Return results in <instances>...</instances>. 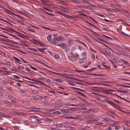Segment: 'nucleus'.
<instances>
[{"mask_svg":"<svg viewBox=\"0 0 130 130\" xmlns=\"http://www.w3.org/2000/svg\"><path fill=\"white\" fill-rule=\"evenodd\" d=\"M76 109V108H68V109H61V111L63 112L68 113L71 112V111H70L75 110Z\"/></svg>","mask_w":130,"mask_h":130,"instance_id":"nucleus-1","label":"nucleus"},{"mask_svg":"<svg viewBox=\"0 0 130 130\" xmlns=\"http://www.w3.org/2000/svg\"><path fill=\"white\" fill-rule=\"evenodd\" d=\"M62 39V37L61 36H60L59 37H54L53 39L54 41H60Z\"/></svg>","mask_w":130,"mask_h":130,"instance_id":"nucleus-2","label":"nucleus"},{"mask_svg":"<svg viewBox=\"0 0 130 130\" xmlns=\"http://www.w3.org/2000/svg\"><path fill=\"white\" fill-rule=\"evenodd\" d=\"M85 118L90 119V120L89 121H89V122H91L92 121H95V119L93 118V116H85Z\"/></svg>","mask_w":130,"mask_h":130,"instance_id":"nucleus-3","label":"nucleus"},{"mask_svg":"<svg viewBox=\"0 0 130 130\" xmlns=\"http://www.w3.org/2000/svg\"><path fill=\"white\" fill-rule=\"evenodd\" d=\"M7 72L6 71L0 70V72H1L2 74L6 75H9L10 73H7Z\"/></svg>","mask_w":130,"mask_h":130,"instance_id":"nucleus-4","label":"nucleus"},{"mask_svg":"<svg viewBox=\"0 0 130 130\" xmlns=\"http://www.w3.org/2000/svg\"><path fill=\"white\" fill-rule=\"evenodd\" d=\"M7 11H6V12L8 13L9 14H10V13H9V12H10V13H11V14L12 15H15L16 16H17V17H19V15H17L14 13L11 12V11H10V10H8V9H7Z\"/></svg>","mask_w":130,"mask_h":130,"instance_id":"nucleus-5","label":"nucleus"},{"mask_svg":"<svg viewBox=\"0 0 130 130\" xmlns=\"http://www.w3.org/2000/svg\"><path fill=\"white\" fill-rule=\"evenodd\" d=\"M69 58L70 60L72 61H75L76 60V59L75 57L72 56H69Z\"/></svg>","mask_w":130,"mask_h":130,"instance_id":"nucleus-6","label":"nucleus"},{"mask_svg":"<svg viewBox=\"0 0 130 130\" xmlns=\"http://www.w3.org/2000/svg\"><path fill=\"white\" fill-rule=\"evenodd\" d=\"M87 60L86 58H84L82 59H81L79 61V63H82L84 62L85 61Z\"/></svg>","mask_w":130,"mask_h":130,"instance_id":"nucleus-7","label":"nucleus"},{"mask_svg":"<svg viewBox=\"0 0 130 130\" xmlns=\"http://www.w3.org/2000/svg\"><path fill=\"white\" fill-rule=\"evenodd\" d=\"M87 23L89 24L90 25L93 27H94L96 29H98V30H100V29H99L96 27V26H94V25H93V24H92L91 23H90L89 22H88Z\"/></svg>","mask_w":130,"mask_h":130,"instance_id":"nucleus-8","label":"nucleus"},{"mask_svg":"<svg viewBox=\"0 0 130 130\" xmlns=\"http://www.w3.org/2000/svg\"><path fill=\"white\" fill-rule=\"evenodd\" d=\"M110 119L108 117H105L102 120L104 122H107L110 121Z\"/></svg>","mask_w":130,"mask_h":130,"instance_id":"nucleus-9","label":"nucleus"},{"mask_svg":"<svg viewBox=\"0 0 130 130\" xmlns=\"http://www.w3.org/2000/svg\"><path fill=\"white\" fill-rule=\"evenodd\" d=\"M38 48L39 51L43 53H44V50L45 49L44 48Z\"/></svg>","mask_w":130,"mask_h":130,"instance_id":"nucleus-10","label":"nucleus"},{"mask_svg":"<svg viewBox=\"0 0 130 130\" xmlns=\"http://www.w3.org/2000/svg\"><path fill=\"white\" fill-rule=\"evenodd\" d=\"M28 50H30V51H33L35 52H36L37 50V49L34 48H28Z\"/></svg>","mask_w":130,"mask_h":130,"instance_id":"nucleus-11","label":"nucleus"},{"mask_svg":"<svg viewBox=\"0 0 130 130\" xmlns=\"http://www.w3.org/2000/svg\"><path fill=\"white\" fill-rule=\"evenodd\" d=\"M77 92L79 93V94H80L81 95H82L84 97H86V95L84 94V93H82V92H79V91H77Z\"/></svg>","mask_w":130,"mask_h":130,"instance_id":"nucleus-12","label":"nucleus"},{"mask_svg":"<svg viewBox=\"0 0 130 130\" xmlns=\"http://www.w3.org/2000/svg\"><path fill=\"white\" fill-rule=\"evenodd\" d=\"M58 21L60 22L61 24L62 25H66V24H67V23H66L64 22L61 20H59Z\"/></svg>","mask_w":130,"mask_h":130,"instance_id":"nucleus-13","label":"nucleus"},{"mask_svg":"<svg viewBox=\"0 0 130 130\" xmlns=\"http://www.w3.org/2000/svg\"><path fill=\"white\" fill-rule=\"evenodd\" d=\"M69 49V45H67L65 47V50L66 52H68Z\"/></svg>","mask_w":130,"mask_h":130,"instance_id":"nucleus-14","label":"nucleus"},{"mask_svg":"<svg viewBox=\"0 0 130 130\" xmlns=\"http://www.w3.org/2000/svg\"><path fill=\"white\" fill-rule=\"evenodd\" d=\"M107 11L112 12H114V9H111L110 8H108L107 9Z\"/></svg>","mask_w":130,"mask_h":130,"instance_id":"nucleus-15","label":"nucleus"},{"mask_svg":"<svg viewBox=\"0 0 130 130\" xmlns=\"http://www.w3.org/2000/svg\"><path fill=\"white\" fill-rule=\"evenodd\" d=\"M98 42L101 43V44H103L106 47H107V49H108V50H109L110 49V48L108 46H107V45H106L104 43H103L102 42Z\"/></svg>","mask_w":130,"mask_h":130,"instance_id":"nucleus-16","label":"nucleus"},{"mask_svg":"<svg viewBox=\"0 0 130 130\" xmlns=\"http://www.w3.org/2000/svg\"><path fill=\"white\" fill-rule=\"evenodd\" d=\"M51 35H48L47 37V39L50 42H51V41H50L51 40Z\"/></svg>","mask_w":130,"mask_h":130,"instance_id":"nucleus-17","label":"nucleus"},{"mask_svg":"<svg viewBox=\"0 0 130 130\" xmlns=\"http://www.w3.org/2000/svg\"><path fill=\"white\" fill-rule=\"evenodd\" d=\"M54 80H55L57 82H62V80L59 79H57V78H55L54 79Z\"/></svg>","mask_w":130,"mask_h":130,"instance_id":"nucleus-18","label":"nucleus"},{"mask_svg":"<svg viewBox=\"0 0 130 130\" xmlns=\"http://www.w3.org/2000/svg\"><path fill=\"white\" fill-rule=\"evenodd\" d=\"M61 105L60 103L55 104L54 105V106L55 107H58L60 106Z\"/></svg>","mask_w":130,"mask_h":130,"instance_id":"nucleus-19","label":"nucleus"},{"mask_svg":"<svg viewBox=\"0 0 130 130\" xmlns=\"http://www.w3.org/2000/svg\"><path fill=\"white\" fill-rule=\"evenodd\" d=\"M108 102L109 104L113 106H114L115 104V103H114L113 102L111 101H108Z\"/></svg>","mask_w":130,"mask_h":130,"instance_id":"nucleus-20","label":"nucleus"},{"mask_svg":"<svg viewBox=\"0 0 130 130\" xmlns=\"http://www.w3.org/2000/svg\"><path fill=\"white\" fill-rule=\"evenodd\" d=\"M13 77L14 78L17 79H19L20 78V77L19 76L16 75H14Z\"/></svg>","mask_w":130,"mask_h":130,"instance_id":"nucleus-21","label":"nucleus"},{"mask_svg":"<svg viewBox=\"0 0 130 130\" xmlns=\"http://www.w3.org/2000/svg\"><path fill=\"white\" fill-rule=\"evenodd\" d=\"M101 67H102V66L101 65H98V67H96V68H93V69H94V70H96V69H97V68H99L100 69H102V68H101Z\"/></svg>","mask_w":130,"mask_h":130,"instance_id":"nucleus-22","label":"nucleus"},{"mask_svg":"<svg viewBox=\"0 0 130 130\" xmlns=\"http://www.w3.org/2000/svg\"><path fill=\"white\" fill-rule=\"evenodd\" d=\"M114 95L116 96L118 98L121 99H124V98H122L120 96H119V95H117V94H114Z\"/></svg>","mask_w":130,"mask_h":130,"instance_id":"nucleus-23","label":"nucleus"},{"mask_svg":"<svg viewBox=\"0 0 130 130\" xmlns=\"http://www.w3.org/2000/svg\"><path fill=\"white\" fill-rule=\"evenodd\" d=\"M78 11V12L80 13L79 14V15L85 16L86 17H87V16L85 14L82 13L81 12V11Z\"/></svg>","mask_w":130,"mask_h":130,"instance_id":"nucleus-24","label":"nucleus"},{"mask_svg":"<svg viewBox=\"0 0 130 130\" xmlns=\"http://www.w3.org/2000/svg\"><path fill=\"white\" fill-rule=\"evenodd\" d=\"M56 12L58 13L61 14L62 15H63V16H69L68 15L66 14H64L62 13L59 11L57 12Z\"/></svg>","mask_w":130,"mask_h":130,"instance_id":"nucleus-25","label":"nucleus"},{"mask_svg":"<svg viewBox=\"0 0 130 130\" xmlns=\"http://www.w3.org/2000/svg\"><path fill=\"white\" fill-rule=\"evenodd\" d=\"M6 89L9 90L10 91H11L13 90L12 89H11V88L10 87H6Z\"/></svg>","mask_w":130,"mask_h":130,"instance_id":"nucleus-26","label":"nucleus"},{"mask_svg":"<svg viewBox=\"0 0 130 130\" xmlns=\"http://www.w3.org/2000/svg\"><path fill=\"white\" fill-rule=\"evenodd\" d=\"M53 113L54 114H58V115H59V114H61L60 112L58 111H56L54 112Z\"/></svg>","mask_w":130,"mask_h":130,"instance_id":"nucleus-27","label":"nucleus"},{"mask_svg":"<svg viewBox=\"0 0 130 130\" xmlns=\"http://www.w3.org/2000/svg\"><path fill=\"white\" fill-rule=\"evenodd\" d=\"M32 81H33L34 82H38L39 83V82H40V81H38L37 79H36L35 78H34L32 80Z\"/></svg>","mask_w":130,"mask_h":130,"instance_id":"nucleus-28","label":"nucleus"},{"mask_svg":"<svg viewBox=\"0 0 130 130\" xmlns=\"http://www.w3.org/2000/svg\"><path fill=\"white\" fill-rule=\"evenodd\" d=\"M38 116H36L33 115L30 117L29 118H32L34 119H36L38 118Z\"/></svg>","mask_w":130,"mask_h":130,"instance_id":"nucleus-29","label":"nucleus"},{"mask_svg":"<svg viewBox=\"0 0 130 130\" xmlns=\"http://www.w3.org/2000/svg\"><path fill=\"white\" fill-rule=\"evenodd\" d=\"M123 63H124L125 64H127L128 62L127 61L125 60L124 59H122L121 60Z\"/></svg>","mask_w":130,"mask_h":130,"instance_id":"nucleus-30","label":"nucleus"},{"mask_svg":"<svg viewBox=\"0 0 130 130\" xmlns=\"http://www.w3.org/2000/svg\"><path fill=\"white\" fill-rule=\"evenodd\" d=\"M51 42L52 44L56 45H58V43L57 42H55L54 41H51Z\"/></svg>","mask_w":130,"mask_h":130,"instance_id":"nucleus-31","label":"nucleus"},{"mask_svg":"<svg viewBox=\"0 0 130 130\" xmlns=\"http://www.w3.org/2000/svg\"><path fill=\"white\" fill-rule=\"evenodd\" d=\"M55 125L57 126L61 127L62 125V124H55Z\"/></svg>","mask_w":130,"mask_h":130,"instance_id":"nucleus-32","label":"nucleus"},{"mask_svg":"<svg viewBox=\"0 0 130 130\" xmlns=\"http://www.w3.org/2000/svg\"><path fill=\"white\" fill-rule=\"evenodd\" d=\"M104 63H102V65L104 67H105L106 68H107L108 69H110V68L109 67H107V66H106V65H105L104 64Z\"/></svg>","mask_w":130,"mask_h":130,"instance_id":"nucleus-33","label":"nucleus"},{"mask_svg":"<svg viewBox=\"0 0 130 130\" xmlns=\"http://www.w3.org/2000/svg\"><path fill=\"white\" fill-rule=\"evenodd\" d=\"M121 54L122 55L125 56L126 57L127 55V54L124 52H122Z\"/></svg>","mask_w":130,"mask_h":130,"instance_id":"nucleus-34","label":"nucleus"},{"mask_svg":"<svg viewBox=\"0 0 130 130\" xmlns=\"http://www.w3.org/2000/svg\"><path fill=\"white\" fill-rule=\"evenodd\" d=\"M14 60L15 61H20V60L19 59H18L17 58V57H14Z\"/></svg>","mask_w":130,"mask_h":130,"instance_id":"nucleus-35","label":"nucleus"},{"mask_svg":"<svg viewBox=\"0 0 130 130\" xmlns=\"http://www.w3.org/2000/svg\"><path fill=\"white\" fill-rule=\"evenodd\" d=\"M61 46L63 48H64L66 47L65 44L64 43L61 44Z\"/></svg>","mask_w":130,"mask_h":130,"instance_id":"nucleus-36","label":"nucleus"},{"mask_svg":"<svg viewBox=\"0 0 130 130\" xmlns=\"http://www.w3.org/2000/svg\"><path fill=\"white\" fill-rule=\"evenodd\" d=\"M27 30L29 31H31L32 32H35V30H32V29H27Z\"/></svg>","mask_w":130,"mask_h":130,"instance_id":"nucleus-37","label":"nucleus"},{"mask_svg":"<svg viewBox=\"0 0 130 130\" xmlns=\"http://www.w3.org/2000/svg\"><path fill=\"white\" fill-rule=\"evenodd\" d=\"M4 102L5 103H6V104H11L8 101H7L6 100H5L4 101Z\"/></svg>","mask_w":130,"mask_h":130,"instance_id":"nucleus-38","label":"nucleus"},{"mask_svg":"<svg viewBox=\"0 0 130 130\" xmlns=\"http://www.w3.org/2000/svg\"><path fill=\"white\" fill-rule=\"evenodd\" d=\"M89 18L93 20V21H94L95 23H98V22L97 21H96L94 19H93L92 17H90Z\"/></svg>","mask_w":130,"mask_h":130,"instance_id":"nucleus-39","label":"nucleus"},{"mask_svg":"<svg viewBox=\"0 0 130 130\" xmlns=\"http://www.w3.org/2000/svg\"><path fill=\"white\" fill-rule=\"evenodd\" d=\"M39 83H40V84H43V85H44L46 86L47 87H48V86L47 85H46L43 82H42L41 81L40 82H39Z\"/></svg>","mask_w":130,"mask_h":130,"instance_id":"nucleus-40","label":"nucleus"},{"mask_svg":"<svg viewBox=\"0 0 130 130\" xmlns=\"http://www.w3.org/2000/svg\"><path fill=\"white\" fill-rule=\"evenodd\" d=\"M82 105H81V108H80L81 109H82L83 110H86L87 109H86V107H84L83 106H82Z\"/></svg>","mask_w":130,"mask_h":130,"instance_id":"nucleus-41","label":"nucleus"},{"mask_svg":"<svg viewBox=\"0 0 130 130\" xmlns=\"http://www.w3.org/2000/svg\"><path fill=\"white\" fill-rule=\"evenodd\" d=\"M36 120H37V122L38 123H41V120L39 119H37Z\"/></svg>","mask_w":130,"mask_h":130,"instance_id":"nucleus-42","label":"nucleus"},{"mask_svg":"<svg viewBox=\"0 0 130 130\" xmlns=\"http://www.w3.org/2000/svg\"><path fill=\"white\" fill-rule=\"evenodd\" d=\"M56 58L57 59H59L60 58V57L58 55H55Z\"/></svg>","mask_w":130,"mask_h":130,"instance_id":"nucleus-43","label":"nucleus"},{"mask_svg":"<svg viewBox=\"0 0 130 130\" xmlns=\"http://www.w3.org/2000/svg\"><path fill=\"white\" fill-rule=\"evenodd\" d=\"M83 3H86L87 4L89 3V2L87 1H83Z\"/></svg>","mask_w":130,"mask_h":130,"instance_id":"nucleus-44","label":"nucleus"},{"mask_svg":"<svg viewBox=\"0 0 130 130\" xmlns=\"http://www.w3.org/2000/svg\"><path fill=\"white\" fill-rule=\"evenodd\" d=\"M91 75H97V76H103V75H99V74H91Z\"/></svg>","mask_w":130,"mask_h":130,"instance_id":"nucleus-45","label":"nucleus"},{"mask_svg":"<svg viewBox=\"0 0 130 130\" xmlns=\"http://www.w3.org/2000/svg\"><path fill=\"white\" fill-rule=\"evenodd\" d=\"M128 92V91H126L125 90H123L122 91V93H127Z\"/></svg>","mask_w":130,"mask_h":130,"instance_id":"nucleus-46","label":"nucleus"},{"mask_svg":"<svg viewBox=\"0 0 130 130\" xmlns=\"http://www.w3.org/2000/svg\"><path fill=\"white\" fill-rule=\"evenodd\" d=\"M39 45L41 46H45V45H44V44H41L40 42H39Z\"/></svg>","mask_w":130,"mask_h":130,"instance_id":"nucleus-47","label":"nucleus"},{"mask_svg":"<svg viewBox=\"0 0 130 130\" xmlns=\"http://www.w3.org/2000/svg\"><path fill=\"white\" fill-rule=\"evenodd\" d=\"M15 112V114L17 115H21L22 114V113H21Z\"/></svg>","mask_w":130,"mask_h":130,"instance_id":"nucleus-48","label":"nucleus"},{"mask_svg":"<svg viewBox=\"0 0 130 130\" xmlns=\"http://www.w3.org/2000/svg\"><path fill=\"white\" fill-rule=\"evenodd\" d=\"M77 89L78 90H79V91H82V92H84V91L83 90H82V89H80L79 88H77Z\"/></svg>","mask_w":130,"mask_h":130,"instance_id":"nucleus-49","label":"nucleus"},{"mask_svg":"<svg viewBox=\"0 0 130 130\" xmlns=\"http://www.w3.org/2000/svg\"><path fill=\"white\" fill-rule=\"evenodd\" d=\"M113 101L115 103L116 102H118V103H121L120 102H119V101L116 100L115 99H114L113 100Z\"/></svg>","mask_w":130,"mask_h":130,"instance_id":"nucleus-50","label":"nucleus"},{"mask_svg":"<svg viewBox=\"0 0 130 130\" xmlns=\"http://www.w3.org/2000/svg\"><path fill=\"white\" fill-rule=\"evenodd\" d=\"M0 36L2 37L5 38H8V37H7L6 36H5L2 35L1 34H0Z\"/></svg>","mask_w":130,"mask_h":130,"instance_id":"nucleus-51","label":"nucleus"},{"mask_svg":"<svg viewBox=\"0 0 130 130\" xmlns=\"http://www.w3.org/2000/svg\"><path fill=\"white\" fill-rule=\"evenodd\" d=\"M103 123L102 122H97V123L96 124L98 125H102Z\"/></svg>","mask_w":130,"mask_h":130,"instance_id":"nucleus-52","label":"nucleus"},{"mask_svg":"<svg viewBox=\"0 0 130 130\" xmlns=\"http://www.w3.org/2000/svg\"><path fill=\"white\" fill-rule=\"evenodd\" d=\"M38 80L40 79L41 80H42L43 81H44V79L43 77H40L39 78H38Z\"/></svg>","mask_w":130,"mask_h":130,"instance_id":"nucleus-53","label":"nucleus"},{"mask_svg":"<svg viewBox=\"0 0 130 130\" xmlns=\"http://www.w3.org/2000/svg\"><path fill=\"white\" fill-rule=\"evenodd\" d=\"M30 67L32 69H34V70H37V69L34 68V67Z\"/></svg>","mask_w":130,"mask_h":130,"instance_id":"nucleus-54","label":"nucleus"},{"mask_svg":"<svg viewBox=\"0 0 130 130\" xmlns=\"http://www.w3.org/2000/svg\"><path fill=\"white\" fill-rule=\"evenodd\" d=\"M17 36H20V37H22V38H25V39H26V38H25V37H23V36H22L21 35H17Z\"/></svg>","mask_w":130,"mask_h":130,"instance_id":"nucleus-55","label":"nucleus"},{"mask_svg":"<svg viewBox=\"0 0 130 130\" xmlns=\"http://www.w3.org/2000/svg\"><path fill=\"white\" fill-rule=\"evenodd\" d=\"M7 29H8V30L9 31V30H10V31H13V30L12 29L10 28L9 27H7Z\"/></svg>","mask_w":130,"mask_h":130,"instance_id":"nucleus-56","label":"nucleus"},{"mask_svg":"<svg viewBox=\"0 0 130 130\" xmlns=\"http://www.w3.org/2000/svg\"><path fill=\"white\" fill-rule=\"evenodd\" d=\"M103 36H104V37L105 38V37L108 38H109V39H111V38L108 37V36H106L104 35H103Z\"/></svg>","mask_w":130,"mask_h":130,"instance_id":"nucleus-57","label":"nucleus"},{"mask_svg":"<svg viewBox=\"0 0 130 130\" xmlns=\"http://www.w3.org/2000/svg\"><path fill=\"white\" fill-rule=\"evenodd\" d=\"M1 29H3V30H5L7 31H9L8 30V29H7H7H5V28H1Z\"/></svg>","mask_w":130,"mask_h":130,"instance_id":"nucleus-58","label":"nucleus"},{"mask_svg":"<svg viewBox=\"0 0 130 130\" xmlns=\"http://www.w3.org/2000/svg\"><path fill=\"white\" fill-rule=\"evenodd\" d=\"M75 71H77L78 72H81L85 73V71H81L78 70H76Z\"/></svg>","mask_w":130,"mask_h":130,"instance_id":"nucleus-59","label":"nucleus"},{"mask_svg":"<svg viewBox=\"0 0 130 130\" xmlns=\"http://www.w3.org/2000/svg\"><path fill=\"white\" fill-rule=\"evenodd\" d=\"M94 34L97 37V36H100L99 35V34L96 33V32H95V33H94Z\"/></svg>","mask_w":130,"mask_h":130,"instance_id":"nucleus-60","label":"nucleus"},{"mask_svg":"<svg viewBox=\"0 0 130 130\" xmlns=\"http://www.w3.org/2000/svg\"><path fill=\"white\" fill-rule=\"evenodd\" d=\"M5 64H6L7 65H10V63L9 62H6Z\"/></svg>","mask_w":130,"mask_h":130,"instance_id":"nucleus-61","label":"nucleus"},{"mask_svg":"<svg viewBox=\"0 0 130 130\" xmlns=\"http://www.w3.org/2000/svg\"><path fill=\"white\" fill-rule=\"evenodd\" d=\"M113 106L117 108H118V107H119V106L118 105H117L116 104H115Z\"/></svg>","mask_w":130,"mask_h":130,"instance_id":"nucleus-62","label":"nucleus"},{"mask_svg":"<svg viewBox=\"0 0 130 130\" xmlns=\"http://www.w3.org/2000/svg\"><path fill=\"white\" fill-rule=\"evenodd\" d=\"M46 81L48 83H49L51 82V80L49 79H47Z\"/></svg>","mask_w":130,"mask_h":130,"instance_id":"nucleus-63","label":"nucleus"},{"mask_svg":"<svg viewBox=\"0 0 130 130\" xmlns=\"http://www.w3.org/2000/svg\"><path fill=\"white\" fill-rule=\"evenodd\" d=\"M66 105L67 106H71V104H66Z\"/></svg>","mask_w":130,"mask_h":130,"instance_id":"nucleus-64","label":"nucleus"}]
</instances>
